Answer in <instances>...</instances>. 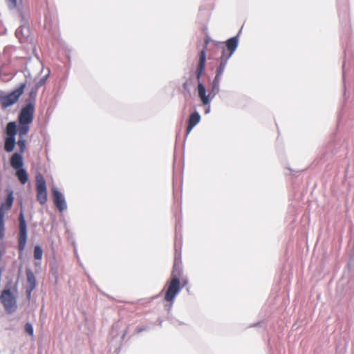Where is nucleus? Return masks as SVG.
I'll use <instances>...</instances> for the list:
<instances>
[{
  "mask_svg": "<svg viewBox=\"0 0 354 354\" xmlns=\"http://www.w3.org/2000/svg\"><path fill=\"white\" fill-rule=\"evenodd\" d=\"M238 46V39L236 37H232L225 41V46L221 42H216L215 47L217 50L221 51V57L219 66L218 67L216 75L212 82L211 91L208 95H206L205 86L201 82L200 80L205 71L206 54L203 49L200 52L198 64L196 71V79L198 80V95L203 105L208 104L211 100L219 91V83L221 77L225 68L227 62L232 55Z\"/></svg>",
  "mask_w": 354,
  "mask_h": 354,
  "instance_id": "f257e3e1",
  "label": "nucleus"
},
{
  "mask_svg": "<svg viewBox=\"0 0 354 354\" xmlns=\"http://www.w3.org/2000/svg\"><path fill=\"white\" fill-rule=\"evenodd\" d=\"M181 264V255L180 254L176 253L171 279L166 283L165 287L164 299L167 302L172 303L181 288L187 283V279H183V285H180V279L183 274Z\"/></svg>",
  "mask_w": 354,
  "mask_h": 354,
  "instance_id": "f03ea898",
  "label": "nucleus"
},
{
  "mask_svg": "<svg viewBox=\"0 0 354 354\" xmlns=\"http://www.w3.org/2000/svg\"><path fill=\"white\" fill-rule=\"evenodd\" d=\"M34 113L35 106L32 102L26 104L21 110L18 116L19 126L17 129L19 136L24 137L28 134L30 130V124L33 121Z\"/></svg>",
  "mask_w": 354,
  "mask_h": 354,
  "instance_id": "7ed1b4c3",
  "label": "nucleus"
},
{
  "mask_svg": "<svg viewBox=\"0 0 354 354\" xmlns=\"http://www.w3.org/2000/svg\"><path fill=\"white\" fill-rule=\"evenodd\" d=\"M26 84L22 83L19 86L11 93L0 96V104L3 109H6L15 104L24 93Z\"/></svg>",
  "mask_w": 354,
  "mask_h": 354,
  "instance_id": "20e7f679",
  "label": "nucleus"
},
{
  "mask_svg": "<svg viewBox=\"0 0 354 354\" xmlns=\"http://www.w3.org/2000/svg\"><path fill=\"white\" fill-rule=\"evenodd\" d=\"M7 197L6 201L2 203L0 206V240L4 236V217L8 211H9L12 206L14 201L13 192L11 189H7Z\"/></svg>",
  "mask_w": 354,
  "mask_h": 354,
  "instance_id": "39448f33",
  "label": "nucleus"
},
{
  "mask_svg": "<svg viewBox=\"0 0 354 354\" xmlns=\"http://www.w3.org/2000/svg\"><path fill=\"white\" fill-rule=\"evenodd\" d=\"M0 301L7 313L11 314L16 311L17 308L16 298L10 289H4L1 292Z\"/></svg>",
  "mask_w": 354,
  "mask_h": 354,
  "instance_id": "423d86ee",
  "label": "nucleus"
},
{
  "mask_svg": "<svg viewBox=\"0 0 354 354\" xmlns=\"http://www.w3.org/2000/svg\"><path fill=\"white\" fill-rule=\"evenodd\" d=\"M18 132L17 129V124L15 122H8L6 129V138H5L4 150L6 152H12L16 144L15 136Z\"/></svg>",
  "mask_w": 354,
  "mask_h": 354,
  "instance_id": "0eeeda50",
  "label": "nucleus"
},
{
  "mask_svg": "<svg viewBox=\"0 0 354 354\" xmlns=\"http://www.w3.org/2000/svg\"><path fill=\"white\" fill-rule=\"evenodd\" d=\"M35 180L37 200L41 205H45L48 200L46 180L40 173L36 175Z\"/></svg>",
  "mask_w": 354,
  "mask_h": 354,
  "instance_id": "6e6552de",
  "label": "nucleus"
},
{
  "mask_svg": "<svg viewBox=\"0 0 354 354\" xmlns=\"http://www.w3.org/2000/svg\"><path fill=\"white\" fill-rule=\"evenodd\" d=\"M19 236H18V248L19 252H23L27 241V226L24 218L23 210L21 211L19 216Z\"/></svg>",
  "mask_w": 354,
  "mask_h": 354,
  "instance_id": "1a4fd4ad",
  "label": "nucleus"
},
{
  "mask_svg": "<svg viewBox=\"0 0 354 354\" xmlns=\"http://www.w3.org/2000/svg\"><path fill=\"white\" fill-rule=\"evenodd\" d=\"M53 196L54 203L60 212H63L65 209H66L65 199L62 193L56 188H54L53 189Z\"/></svg>",
  "mask_w": 354,
  "mask_h": 354,
  "instance_id": "9d476101",
  "label": "nucleus"
},
{
  "mask_svg": "<svg viewBox=\"0 0 354 354\" xmlns=\"http://www.w3.org/2000/svg\"><path fill=\"white\" fill-rule=\"evenodd\" d=\"M201 120V116L199 113L196 111L192 113L189 116L187 120V127L186 129V136H187L192 130V129L199 123Z\"/></svg>",
  "mask_w": 354,
  "mask_h": 354,
  "instance_id": "9b49d317",
  "label": "nucleus"
},
{
  "mask_svg": "<svg viewBox=\"0 0 354 354\" xmlns=\"http://www.w3.org/2000/svg\"><path fill=\"white\" fill-rule=\"evenodd\" d=\"M10 164L15 169H21L24 165V158L22 154L19 153H14L10 159Z\"/></svg>",
  "mask_w": 354,
  "mask_h": 354,
  "instance_id": "f8f14e48",
  "label": "nucleus"
},
{
  "mask_svg": "<svg viewBox=\"0 0 354 354\" xmlns=\"http://www.w3.org/2000/svg\"><path fill=\"white\" fill-rule=\"evenodd\" d=\"M27 281L29 283V288L27 289L28 295L30 296L32 290L35 288L36 281L33 273L28 270L26 272Z\"/></svg>",
  "mask_w": 354,
  "mask_h": 354,
  "instance_id": "ddd939ff",
  "label": "nucleus"
},
{
  "mask_svg": "<svg viewBox=\"0 0 354 354\" xmlns=\"http://www.w3.org/2000/svg\"><path fill=\"white\" fill-rule=\"evenodd\" d=\"M16 176L17 177L19 182L23 185L26 184L28 180V174L26 171L23 168L17 169Z\"/></svg>",
  "mask_w": 354,
  "mask_h": 354,
  "instance_id": "4468645a",
  "label": "nucleus"
},
{
  "mask_svg": "<svg viewBox=\"0 0 354 354\" xmlns=\"http://www.w3.org/2000/svg\"><path fill=\"white\" fill-rule=\"evenodd\" d=\"M43 250L39 245H36L34 249V258L40 260L42 258Z\"/></svg>",
  "mask_w": 354,
  "mask_h": 354,
  "instance_id": "2eb2a0df",
  "label": "nucleus"
},
{
  "mask_svg": "<svg viewBox=\"0 0 354 354\" xmlns=\"http://www.w3.org/2000/svg\"><path fill=\"white\" fill-rule=\"evenodd\" d=\"M44 84V82L42 80H41L36 86L35 88H33L30 93H29V95H30V99H32V100H35V97H36V95H37V88L38 87H39L40 86H41L42 84Z\"/></svg>",
  "mask_w": 354,
  "mask_h": 354,
  "instance_id": "dca6fc26",
  "label": "nucleus"
},
{
  "mask_svg": "<svg viewBox=\"0 0 354 354\" xmlns=\"http://www.w3.org/2000/svg\"><path fill=\"white\" fill-rule=\"evenodd\" d=\"M17 145L20 149L19 153L22 154L25 151L26 149V140L24 139V137L20 136V138L17 141Z\"/></svg>",
  "mask_w": 354,
  "mask_h": 354,
  "instance_id": "f3484780",
  "label": "nucleus"
},
{
  "mask_svg": "<svg viewBox=\"0 0 354 354\" xmlns=\"http://www.w3.org/2000/svg\"><path fill=\"white\" fill-rule=\"evenodd\" d=\"M25 331L30 336H33L34 330L31 324L26 323L25 325Z\"/></svg>",
  "mask_w": 354,
  "mask_h": 354,
  "instance_id": "a211bd4d",
  "label": "nucleus"
},
{
  "mask_svg": "<svg viewBox=\"0 0 354 354\" xmlns=\"http://www.w3.org/2000/svg\"><path fill=\"white\" fill-rule=\"evenodd\" d=\"M146 329H147V328H146V327H145V326L137 327V328H136V332L137 333H141V332H142V331L145 330Z\"/></svg>",
  "mask_w": 354,
  "mask_h": 354,
  "instance_id": "6ab92c4d",
  "label": "nucleus"
},
{
  "mask_svg": "<svg viewBox=\"0 0 354 354\" xmlns=\"http://www.w3.org/2000/svg\"><path fill=\"white\" fill-rule=\"evenodd\" d=\"M12 8H15L17 6V0H8Z\"/></svg>",
  "mask_w": 354,
  "mask_h": 354,
  "instance_id": "aec40b11",
  "label": "nucleus"
},
{
  "mask_svg": "<svg viewBox=\"0 0 354 354\" xmlns=\"http://www.w3.org/2000/svg\"><path fill=\"white\" fill-rule=\"evenodd\" d=\"M23 30V28L22 27H20L19 28H18L16 31V35L18 36L19 34Z\"/></svg>",
  "mask_w": 354,
  "mask_h": 354,
  "instance_id": "412c9836",
  "label": "nucleus"
}]
</instances>
